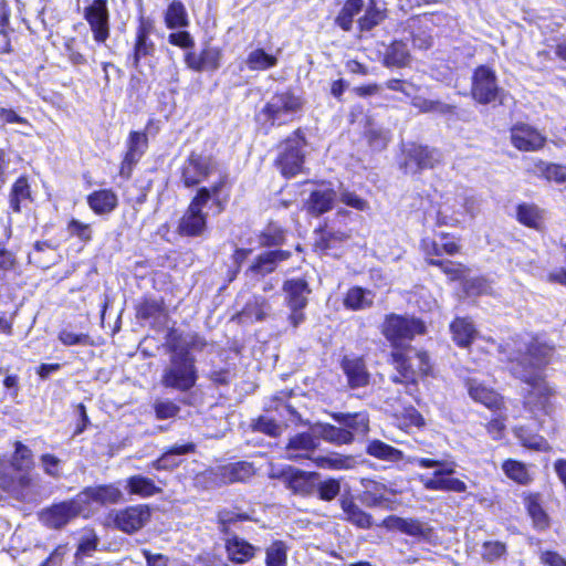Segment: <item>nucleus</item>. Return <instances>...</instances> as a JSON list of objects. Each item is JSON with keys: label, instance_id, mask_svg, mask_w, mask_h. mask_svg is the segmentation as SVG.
Returning <instances> with one entry per match:
<instances>
[{"label": "nucleus", "instance_id": "obj_1", "mask_svg": "<svg viewBox=\"0 0 566 566\" xmlns=\"http://www.w3.org/2000/svg\"><path fill=\"white\" fill-rule=\"evenodd\" d=\"M379 332L391 348L387 361L395 371L390 376L392 384L418 389L421 380L436 376L429 350L411 345L417 336L427 333L422 318L391 312L384 316Z\"/></svg>", "mask_w": 566, "mask_h": 566}, {"label": "nucleus", "instance_id": "obj_2", "mask_svg": "<svg viewBox=\"0 0 566 566\" xmlns=\"http://www.w3.org/2000/svg\"><path fill=\"white\" fill-rule=\"evenodd\" d=\"M232 182L228 174H220L210 186L199 187L191 197L187 208L177 224V233L180 237L198 238L208 229V212L221 214L227 210L231 199Z\"/></svg>", "mask_w": 566, "mask_h": 566}, {"label": "nucleus", "instance_id": "obj_3", "mask_svg": "<svg viewBox=\"0 0 566 566\" xmlns=\"http://www.w3.org/2000/svg\"><path fill=\"white\" fill-rule=\"evenodd\" d=\"M419 248L426 264L438 268L448 281H462L468 275L470 269L464 263L443 258V255L452 258L462 253L461 235L440 231L433 238H421Z\"/></svg>", "mask_w": 566, "mask_h": 566}, {"label": "nucleus", "instance_id": "obj_4", "mask_svg": "<svg viewBox=\"0 0 566 566\" xmlns=\"http://www.w3.org/2000/svg\"><path fill=\"white\" fill-rule=\"evenodd\" d=\"M11 457L0 455V491L18 501L25 496V490L32 485L30 471L34 468L32 450L23 442H13Z\"/></svg>", "mask_w": 566, "mask_h": 566}, {"label": "nucleus", "instance_id": "obj_5", "mask_svg": "<svg viewBox=\"0 0 566 566\" xmlns=\"http://www.w3.org/2000/svg\"><path fill=\"white\" fill-rule=\"evenodd\" d=\"M180 334L171 328L168 333L167 349L171 354L170 365L164 370L161 384L166 388L189 391L196 386L198 370L195 356L187 348H179Z\"/></svg>", "mask_w": 566, "mask_h": 566}, {"label": "nucleus", "instance_id": "obj_6", "mask_svg": "<svg viewBox=\"0 0 566 566\" xmlns=\"http://www.w3.org/2000/svg\"><path fill=\"white\" fill-rule=\"evenodd\" d=\"M306 146L307 138L302 127L295 128L277 143L273 166L282 178L290 180L304 171Z\"/></svg>", "mask_w": 566, "mask_h": 566}, {"label": "nucleus", "instance_id": "obj_7", "mask_svg": "<svg viewBox=\"0 0 566 566\" xmlns=\"http://www.w3.org/2000/svg\"><path fill=\"white\" fill-rule=\"evenodd\" d=\"M442 163L443 156L439 148L415 140L402 144L397 157L398 168L407 176H420Z\"/></svg>", "mask_w": 566, "mask_h": 566}, {"label": "nucleus", "instance_id": "obj_8", "mask_svg": "<svg viewBox=\"0 0 566 566\" xmlns=\"http://www.w3.org/2000/svg\"><path fill=\"white\" fill-rule=\"evenodd\" d=\"M157 120L149 118L146 123L144 130H130L126 138V148L123 153L118 175L125 180H129L133 177L135 167L139 164L143 156L149 148L148 132L156 135L159 132Z\"/></svg>", "mask_w": 566, "mask_h": 566}, {"label": "nucleus", "instance_id": "obj_9", "mask_svg": "<svg viewBox=\"0 0 566 566\" xmlns=\"http://www.w3.org/2000/svg\"><path fill=\"white\" fill-rule=\"evenodd\" d=\"M415 463L419 468L431 469L441 468L432 473L431 478L421 479L422 485L429 491L464 493L468 486L464 481L458 478H450L454 473V464L447 465L444 461L431 458H416Z\"/></svg>", "mask_w": 566, "mask_h": 566}, {"label": "nucleus", "instance_id": "obj_10", "mask_svg": "<svg viewBox=\"0 0 566 566\" xmlns=\"http://www.w3.org/2000/svg\"><path fill=\"white\" fill-rule=\"evenodd\" d=\"M150 517L151 510L148 504H134L119 510H111L105 515L104 526L132 535L140 531Z\"/></svg>", "mask_w": 566, "mask_h": 566}, {"label": "nucleus", "instance_id": "obj_11", "mask_svg": "<svg viewBox=\"0 0 566 566\" xmlns=\"http://www.w3.org/2000/svg\"><path fill=\"white\" fill-rule=\"evenodd\" d=\"M502 88L495 71L485 64L478 65L471 76L470 96L480 105L501 102Z\"/></svg>", "mask_w": 566, "mask_h": 566}, {"label": "nucleus", "instance_id": "obj_12", "mask_svg": "<svg viewBox=\"0 0 566 566\" xmlns=\"http://www.w3.org/2000/svg\"><path fill=\"white\" fill-rule=\"evenodd\" d=\"M214 168L211 156L191 150L178 169L179 181L186 189H198L214 172Z\"/></svg>", "mask_w": 566, "mask_h": 566}, {"label": "nucleus", "instance_id": "obj_13", "mask_svg": "<svg viewBox=\"0 0 566 566\" xmlns=\"http://www.w3.org/2000/svg\"><path fill=\"white\" fill-rule=\"evenodd\" d=\"M78 496L54 502L38 512L39 522L49 530H62L82 513Z\"/></svg>", "mask_w": 566, "mask_h": 566}, {"label": "nucleus", "instance_id": "obj_14", "mask_svg": "<svg viewBox=\"0 0 566 566\" xmlns=\"http://www.w3.org/2000/svg\"><path fill=\"white\" fill-rule=\"evenodd\" d=\"M270 478L279 480L292 494L310 497L315 493V482L318 481L319 473L286 465L279 471L272 472Z\"/></svg>", "mask_w": 566, "mask_h": 566}, {"label": "nucleus", "instance_id": "obj_15", "mask_svg": "<svg viewBox=\"0 0 566 566\" xmlns=\"http://www.w3.org/2000/svg\"><path fill=\"white\" fill-rule=\"evenodd\" d=\"M522 381L531 387L524 397V408L531 412L539 411L543 415H549L551 398L555 395V390L546 381L545 376L528 374L522 377Z\"/></svg>", "mask_w": 566, "mask_h": 566}, {"label": "nucleus", "instance_id": "obj_16", "mask_svg": "<svg viewBox=\"0 0 566 566\" xmlns=\"http://www.w3.org/2000/svg\"><path fill=\"white\" fill-rule=\"evenodd\" d=\"M306 182L316 186L303 201V209L306 214L313 218H319L332 211L338 200L337 191L332 182L324 179L307 180Z\"/></svg>", "mask_w": 566, "mask_h": 566}, {"label": "nucleus", "instance_id": "obj_17", "mask_svg": "<svg viewBox=\"0 0 566 566\" xmlns=\"http://www.w3.org/2000/svg\"><path fill=\"white\" fill-rule=\"evenodd\" d=\"M155 32V21L144 14L137 17V25L132 51L128 59L132 60V66L136 70L140 67L142 61L153 57L156 53V44L151 40Z\"/></svg>", "mask_w": 566, "mask_h": 566}, {"label": "nucleus", "instance_id": "obj_18", "mask_svg": "<svg viewBox=\"0 0 566 566\" xmlns=\"http://www.w3.org/2000/svg\"><path fill=\"white\" fill-rule=\"evenodd\" d=\"M554 346L533 336L526 344L525 352L510 358L521 371L528 373L534 369H544L554 352Z\"/></svg>", "mask_w": 566, "mask_h": 566}, {"label": "nucleus", "instance_id": "obj_19", "mask_svg": "<svg viewBox=\"0 0 566 566\" xmlns=\"http://www.w3.org/2000/svg\"><path fill=\"white\" fill-rule=\"evenodd\" d=\"M83 18L90 27L94 42L105 44L111 36L108 0H92L84 7Z\"/></svg>", "mask_w": 566, "mask_h": 566}, {"label": "nucleus", "instance_id": "obj_20", "mask_svg": "<svg viewBox=\"0 0 566 566\" xmlns=\"http://www.w3.org/2000/svg\"><path fill=\"white\" fill-rule=\"evenodd\" d=\"M222 56L220 46L206 42L199 51H186L182 60L186 67L195 73H214L221 67Z\"/></svg>", "mask_w": 566, "mask_h": 566}, {"label": "nucleus", "instance_id": "obj_21", "mask_svg": "<svg viewBox=\"0 0 566 566\" xmlns=\"http://www.w3.org/2000/svg\"><path fill=\"white\" fill-rule=\"evenodd\" d=\"M361 485L364 489L359 499L366 507H381L389 511L395 509L397 491L388 484L375 479H363Z\"/></svg>", "mask_w": 566, "mask_h": 566}, {"label": "nucleus", "instance_id": "obj_22", "mask_svg": "<svg viewBox=\"0 0 566 566\" xmlns=\"http://www.w3.org/2000/svg\"><path fill=\"white\" fill-rule=\"evenodd\" d=\"M291 256L292 252L290 250H264L253 258L244 274L253 281H260L274 273L279 265Z\"/></svg>", "mask_w": 566, "mask_h": 566}, {"label": "nucleus", "instance_id": "obj_23", "mask_svg": "<svg viewBox=\"0 0 566 566\" xmlns=\"http://www.w3.org/2000/svg\"><path fill=\"white\" fill-rule=\"evenodd\" d=\"M209 473L217 485H229L248 482L255 475V468L252 462L242 460L218 465L210 469Z\"/></svg>", "mask_w": 566, "mask_h": 566}, {"label": "nucleus", "instance_id": "obj_24", "mask_svg": "<svg viewBox=\"0 0 566 566\" xmlns=\"http://www.w3.org/2000/svg\"><path fill=\"white\" fill-rule=\"evenodd\" d=\"M510 140L515 149L531 153L543 149L547 137L534 126L517 122L510 128Z\"/></svg>", "mask_w": 566, "mask_h": 566}, {"label": "nucleus", "instance_id": "obj_25", "mask_svg": "<svg viewBox=\"0 0 566 566\" xmlns=\"http://www.w3.org/2000/svg\"><path fill=\"white\" fill-rule=\"evenodd\" d=\"M379 526L388 532H399L423 541H430L434 536L433 527L415 517L388 515L380 522Z\"/></svg>", "mask_w": 566, "mask_h": 566}, {"label": "nucleus", "instance_id": "obj_26", "mask_svg": "<svg viewBox=\"0 0 566 566\" xmlns=\"http://www.w3.org/2000/svg\"><path fill=\"white\" fill-rule=\"evenodd\" d=\"M350 239V230L333 229L328 221L324 219L314 229V242L312 249L314 252L326 255L331 250L337 249Z\"/></svg>", "mask_w": 566, "mask_h": 566}, {"label": "nucleus", "instance_id": "obj_27", "mask_svg": "<svg viewBox=\"0 0 566 566\" xmlns=\"http://www.w3.org/2000/svg\"><path fill=\"white\" fill-rule=\"evenodd\" d=\"M464 387L474 402L483 405L489 410L496 412L506 409L505 398L484 382L475 378H465Z\"/></svg>", "mask_w": 566, "mask_h": 566}, {"label": "nucleus", "instance_id": "obj_28", "mask_svg": "<svg viewBox=\"0 0 566 566\" xmlns=\"http://www.w3.org/2000/svg\"><path fill=\"white\" fill-rule=\"evenodd\" d=\"M135 317L138 321L150 322L151 327L156 323H165L169 317L165 298L149 294L143 295L135 305Z\"/></svg>", "mask_w": 566, "mask_h": 566}, {"label": "nucleus", "instance_id": "obj_29", "mask_svg": "<svg viewBox=\"0 0 566 566\" xmlns=\"http://www.w3.org/2000/svg\"><path fill=\"white\" fill-rule=\"evenodd\" d=\"M284 303L289 308L305 310L312 287L305 276L286 279L282 284Z\"/></svg>", "mask_w": 566, "mask_h": 566}, {"label": "nucleus", "instance_id": "obj_30", "mask_svg": "<svg viewBox=\"0 0 566 566\" xmlns=\"http://www.w3.org/2000/svg\"><path fill=\"white\" fill-rule=\"evenodd\" d=\"M34 201L35 196L31 187L30 177L25 174H22L12 182L9 189V210L12 213L20 214L23 209L33 205Z\"/></svg>", "mask_w": 566, "mask_h": 566}, {"label": "nucleus", "instance_id": "obj_31", "mask_svg": "<svg viewBox=\"0 0 566 566\" xmlns=\"http://www.w3.org/2000/svg\"><path fill=\"white\" fill-rule=\"evenodd\" d=\"M339 366L350 389L366 387L369 384L370 374L363 356L344 355L339 360Z\"/></svg>", "mask_w": 566, "mask_h": 566}, {"label": "nucleus", "instance_id": "obj_32", "mask_svg": "<svg viewBox=\"0 0 566 566\" xmlns=\"http://www.w3.org/2000/svg\"><path fill=\"white\" fill-rule=\"evenodd\" d=\"M77 496L83 497L82 502L85 504L94 502L101 506L115 505L124 501L123 492L113 483L86 486Z\"/></svg>", "mask_w": 566, "mask_h": 566}, {"label": "nucleus", "instance_id": "obj_33", "mask_svg": "<svg viewBox=\"0 0 566 566\" xmlns=\"http://www.w3.org/2000/svg\"><path fill=\"white\" fill-rule=\"evenodd\" d=\"M196 451L197 446L191 441L169 446L157 459L151 461L149 465L156 471L171 472L181 465L182 459H180V457L195 453Z\"/></svg>", "mask_w": 566, "mask_h": 566}, {"label": "nucleus", "instance_id": "obj_34", "mask_svg": "<svg viewBox=\"0 0 566 566\" xmlns=\"http://www.w3.org/2000/svg\"><path fill=\"white\" fill-rule=\"evenodd\" d=\"M343 515L340 518L358 530H370L374 526L373 515L363 510L350 493H345L339 499Z\"/></svg>", "mask_w": 566, "mask_h": 566}, {"label": "nucleus", "instance_id": "obj_35", "mask_svg": "<svg viewBox=\"0 0 566 566\" xmlns=\"http://www.w3.org/2000/svg\"><path fill=\"white\" fill-rule=\"evenodd\" d=\"M522 502L534 530L544 532L551 527V517L543 507V496L539 492H524Z\"/></svg>", "mask_w": 566, "mask_h": 566}, {"label": "nucleus", "instance_id": "obj_36", "mask_svg": "<svg viewBox=\"0 0 566 566\" xmlns=\"http://www.w3.org/2000/svg\"><path fill=\"white\" fill-rule=\"evenodd\" d=\"M224 551L232 564L243 565L255 557L258 547L237 534H230L224 538Z\"/></svg>", "mask_w": 566, "mask_h": 566}, {"label": "nucleus", "instance_id": "obj_37", "mask_svg": "<svg viewBox=\"0 0 566 566\" xmlns=\"http://www.w3.org/2000/svg\"><path fill=\"white\" fill-rule=\"evenodd\" d=\"M86 205L95 216H108L119 206L117 193L112 188L93 190L86 197Z\"/></svg>", "mask_w": 566, "mask_h": 566}, {"label": "nucleus", "instance_id": "obj_38", "mask_svg": "<svg viewBox=\"0 0 566 566\" xmlns=\"http://www.w3.org/2000/svg\"><path fill=\"white\" fill-rule=\"evenodd\" d=\"M449 329L453 343L459 348H470L478 337V329L469 316H457L454 317Z\"/></svg>", "mask_w": 566, "mask_h": 566}, {"label": "nucleus", "instance_id": "obj_39", "mask_svg": "<svg viewBox=\"0 0 566 566\" xmlns=\"http://www.w3.org/2000/svg\"><path fill=\"white\" fill-rule=\"evenodd\" d=\"M59 244L49 240H38L33 243V249L28 254L29 263L39 269L48 270L56 264V251Z\"/></svg>", "mask_w": 566, "mask_h": 566}, {"label": "nucleus", "instance_id": "obj_40", "mask_svg": "<svg viewBox=\"0 0 566 566\" xmlns=\"http://www.w3.org/2000/svg\"><path fill=\"white\" fill-rule=\"evenodd\" d=\"M545 212L534 202H520L515 207V219L525 228L541 231L544 227Z\"/></svg>", "mask_w": 566, "mask_h": 566}, {"label": "nucleus", "instance_id": "obj_41", "mask_svg": "<svg viewBox=\"0 0 566 566\" xmlns=\"http://www.w3.org/2000/svg\"><path fill=\"white\" fill-rule=\"evenodd\" d=\"M411 60L407 43L403 40H392L385 49L381 63L389 69L406 67Z\"/></svg>", "mask_w": 566, "mask_h": 566}, {"label": "nucleus", "instance_id": "obj_42", "mask_svg": "<svg viewBox=\"0 0 566 566\" xmlns=\"http://www.w3.org/2000/svg\"><path fill=\"white\" fill-rule=\"evenodd\" d=\"M411 104L419 113H433L446 116L450 119H459V107L453 104H447L439 99H430L426 97H415Z\"/></svg>", "mask_w": 566, "mask_h": 566}, {"label": "nucleus", "instance_id": "obj_43", "mask_svg": "<svg viewBox=\"0 0 566 566\" xmlns=\"http://www.w3.org/2000/svg\"><path fill=\"white\" fill-rule=\"evenodd\" d=\"M272 98L284 116L302 112L305 104L304 98L296 94L292 87L276 91Z\"/></svg>", "mask_w": 566, "mask_h": 566}, {"label": "nucleus", "instance_id": "obj_44", "mask_svg": "<svg viewBox=\"0 0 566 566\" xmlns=\"http://www.w3.org/2000/svg\"><path fill=\"white\" fill-rule=\"evenodd\" d=\"M164 23L168 30L186 29L190 24L186 6L180 0H172L164 11Z\"/></svg>", "mask_w": 566, "mask_h": 566}, {"label": "nucleus", "instance_id": "obj_45", "mask_svg": "<svg viewBox=\"0 0 566 566\" xmlns=\"http://www.w3.org/2000/svg\"><path fill=\"white\" fill-rule=\"evenodd\" d=\"M501 469L507 479L518 485H530L534 480L527 464L523 461L512 458L505 459L501 464Z\"/></svg>", "mask_w": 566, "mask_h": 566}, {"label": "nucleus", "instance_id": "obj_46", "mask_svg": "<svg viewBox=\"0 0 566 566\" xmlns=\"http://www.w3.org/2000/svg\"><path fill=\"white\" fill-rule=\"evenodd\" d=\"M365 7L364 0H345L338 13L334 18V25L344 32H350L355 17L359 14Z\"/></svg>", "mask_w": 566, "mask_h": 566}, {"label": "nucleus", "instance_id": "obj_47", "mask_svg": "<svg viewBox=\"0 0 566 566\" xmlns=\"http://www.w3.org/2000/svg\"><path fill=\"white\" fill-rule=\"evenodd\" d=\"M387 18V10L378 7V0H368L364 13L357 19L359 32H369Z\"/></svg>", "mask_w": 566, "mask_h": 566}, {"label": "nucleus", "instance_id": "obj_48", "mask_svg": "<svg viewBox=\"0 0 566 566\" xmlns=\"http://www.w3.org/2000/svg\"><path fill=\"white\" fill-rule=\"evenodd\" d=\"M287 230L281 224L270 221L258 234V242L265 250L281 247L286 242Z\"/></svg>", "mask_w": 566, "mask_h": 566}, {"label": "nucleus", "instance_id": "obj_49", "mask_svg": "<svg viewBox=\"0 0 566 566\" xmlns=\"http://www.w3.org/2000/svg\"><path fill=\"white\" fill-rule=\"evenodd\" d=\"M514 437L518 443L532 451L551 452L553 447L543 436L531 432L525 426H517L513 429Z\"/></svg>", "mask_w": 566, "mask_h": 566}, {"label": "nucleus", "instance_id": "obj_50", "mask_svg": "<svg viewBox=\"0 0 566 566\" xmlns=\"http://www.w3.org/2000/svg\"><path fill=\"white\" fill-rule=\"evenodd\" d=\"M126 488L130 495H137L144 499L151 497L163 492V489L157 486L153 479L140 474L127 478Z\"/></svg>", "mask_w": 566, "mask_h": 566}, {"label": "nucleus", "instance_id": "obj_51", "mask_svg": "<svg viewBox=\"0 0 566 566\" xmlns=\"http://www.w3.org/2000/svg\"><path fill=\"white\" fill-rule=\"evenodd\" d=\"M366 453L375 459L399 462L403 458V452L379 439L368 441L366 446Z\"/></svg>", "mask_w": 566, "mask_h": 566}, {"label": "nucleus", "instance_id": "obj_52", "mask_svg": "<svg viewBox=\"0 0 566 566\" xmlns=\"http://www.w3.org/2000/svg\"><path fill=\"white\" fill-rule=\"evenodd\" d=\"M277 62L279 60L274 54L265 52L262 48L252 50L244 61L247 69L253 72L270 70L276 66Z\"/></svg>", "mask_w": 566, "mask_h": 566}, {"label": "nucleus", "instance_id": "obj_53", "mask_svg": "<svg viewBox=\"0 0 566 566\" xmlns=\"http://www.w3.org/2000/svg\"><path fill=\"white\" fill-rule=\"evenodd\" d=\"M313 461L318 468L327 470H348L354 468L356 463L353 455H346L337 452L318 455Z\"/></svg>", "mask_w": 566, "mask_h": 566}, {"label": "nucleus", "instance_id": "obj_54", "mask_svg": "<svg viewBox=\"0 0 566 566\" xmlns=\"http://www.w3.org/2000/svg\"><path fill=\"white\" fill-rule=\"evenodd\" d=\"M333 419L354 434L355 432L367 433L369 431V419L365 412L334 413Z\"/></svg>", "mask_w": 566, "mask_h": 566}, {"label": "nucleus", "instance_id": "obj_55", "mask_svg": "<svg viewBox=\"0 0 566 566\" xmlns=\"http://www.w3.org/2000/svg\"><path fill=\"white\" fill-rule=\"evenodd\" d=\"M319 434L324 441L336 446L350 444L355 440V436L350 430L331 423L322 424Z\"/></svg>", "mask_w": 566, "mask_h": 566}, {"label": "nucleus", "instance_id": "obj_56", "mask_svg": "<svg viewBox=\"0 0 566 566\" xmlns=\"http://www.w3.org/2000/svg\"><path fill=\"white\" fill-rule=\"evenodd\" d=\"M535 167L539 171V177L547 182H555L557 185L566 182V165L539 159L535 163Z\"/></svg>", "mask_w": 566, "mask_h": 566}, {"label": "nucleus", "instance_id": "obj_57", "mask_svg": "<svg viewBox=\"0 0 566 566\" xmlns=\"http://www.w3.org/2000/svg\"><path fill=\"white\" fill-rule=\"evenodd\" d=\"M369 293L361 286H352L347 290L343 304L347 310L360 311L373 305V301L367 300L366 295Z\"/></svg>", "mask_w": 566, "mask_h": 566}, {"label": "nucleus", "instance_id": "obj_58", "mask_svg": "<svg viewBox=\"0 0 566 566\" xmlns=\"http://www.w3.org/2000/svg\"><path fill=\"white\" fill-rule=\"evenodd\" d=\"M286 543L282 539H275L265 549V566H287Z\"/></svg>", "mask_w": 566, "mask_h": 566}, {"label": "nucleus", "instance_id": "obj_59", "mask_svg": "<svg viewBox=\"0 0 566 566\" xmlns=\"http://www.w3.org/2000/svg\"><path fill=\"white\" fill-rule=\"evenodd\" d=\"M270 304L263 296H253L243 307V314L255 322H262L268 317Z\"/></svg>", "mask_w": 566, "mask_h": 566}, {"label": "nucleus", "instance_id": "obj_60", "mask_svg": "<svg viewBox=\"0 0 566 566\" xmlns=\"http://www.w3.org/2000/svg\"><path fill=\"white\" fill-rule=\"evenodd\" d=\"M250 520V515L245 512H233L228 509H223L218 511L217 513V523L219 526V531L223 535H230L231 525L238 522H247Z\"/></svg>", "mask_w": 566, "mask_h": 566}, {"label": "nucleus", "instance_id": "obj_61", "mask_svg": "<svg viewBox=\"0 0 566 566\" xmlns=\"http://www.w3.org/2000/svg\"><path fill=\"white\" fill-rule=\"evenodd\" d=\"M340 480L336 478H327L324 481L315 482L316 496L324 502H332L340 493Z\"/></svg>", "mask_w": 566, "mask_h": 566}, {"label": "nucleus", "instance_id": "obj_62", "mask_svg": "<svg viewBox=\"0 0 566 566\" xmlns=\"http://www.w3.org/2000/svg\"><path fill=\"white\" fill-rule=\"evenodd\" d=\"M318 439L311 432L304 431L291 437L286 443V450L304 451L306 453L314 451L318 447Z\"/></svg>", "mask_w": 566, "mask_h": 566}, {"label": "nucleus", "instance_id": "obj_63", "mask_svg": "<svg viewBox=\"0 0 566 566\" xmlns=\"http://www.w3.org/2000/svg\"><path fill=\"white\" fill-rule=\"evenodd\" d=\"M364 139L373 151H381L387 148L390 135L382 129L369 128L364 133Z\"/></svg>", "mask_w": 566, "mask_h": 566}, {"label": "nucleus", "instance_id": "obj_64", "mask_svg": "<svg viewBox=\"0 0 566 566\" xmlns=\"http://www.w3.org/2000/svg\"><path fill=\"white\" fill-rule=\"evenodd\" d=\"M66 229L70 237L77 238L83 243H88L93 240V229L91 223L71 218L67 221Z\"/></svg>", "mask_w": 566, "mask_h": 566}]
</instances>
